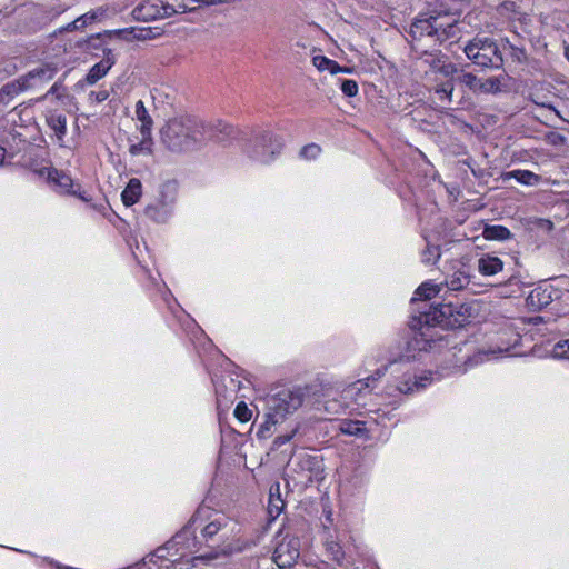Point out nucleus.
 I'll list each match as a JSON object with an SVG mask.
<instances>
[{
    "instance_id": "1",
    "label": "nucleus",
    "mask_w": 569,
    "mask_h": 569,
    "mask_svg": "<svg viewBox=\"0 0 569 569\" xmlns=\"http://www.w3.org/2000/svg\"><path fill=\"white\" fill-rule=\"evenodd\" d=\"M232 133V128L219 122L207 124L192 116L176 117L161 129V140L172 151H186L198 147L207 140L222 141Z\"/></svg>"
},
{
    "instance_id": "2",
    "label": "nucleus",
    "mask_w": 569,
    "mask_h": 569,
    "mask_svg": "<svg viewBox=\"0 0 569 569\" xmlns=\"http://www.w3.org/2000/svg\"><path fill=\"white\" fill-rule=\"evenodd\" d=\"M192 528L200 529L202 537L207 540L217 537V540L226 546L224 552L231 549V541L236 540L240 533V527L234 520L209 507L197 509L184 527L183 533H188Z\"/></svg>"
},
{
    "instance_id": "3",
    "label": "nucleus",
    "mask_w": 569,
    "mask_h": 569,
    "mask_svg": "<svg viewBox=\"0 0 569 569\" xmlns=\"http://www.w3.org/2000/svg\"><path fill=\"white\" fill-rule=\"evenodd\" d=\"M306 395L305 389L300 387L281 388L270 393L266 402L264 421L260 425L257 436L268 437L273 426L283 421L287 416L292 415L302 406Z\"/></svg>"
},
{
    "instance_id": "4",
    "label": "nucleus",
    "mask_w": 569,
    "mask_h": 569,
    "mask_svg": "<svg viewBox=\"0 0 569 569\" xmlns=\"http://www.w3.org/2000/svg\"><path fill=\"white\" fill-rule=\"evenodd\" d=\"M470 317V306L458 305L452 301L430 307L429 310L420 312V321L428 327L459 328L463 327Z\"/></svg>"
},
{
    "instance_id": "5",
    "label": "nucleus",
    "mask_w": 569,
    "mask_h": 569,
    "mask_svg": "<svg viewBox=\"0 0 569 569\" xmlns=\"http://www.w3.org/2000/svg\"><path fill=\"white\" fill-rule=\"evenodd\" d=\"M446 17L440 16H420L410 26L409 34L413 41L422 38H431L436 42L442 43L457 36L458 28L455 21L445 22Z\"/></svg>"
},
{
    "instance_id": "6",
    "label": "nucleus",
    "mask_w": 569,
    "mask_h": 569,
    "mask_svg": "<svg viewBox=\"0 0 569 569\" xmlns=\"http://www.w3.org/2000/svg\"><path fill=\"white\" fill-rule=\"evenodd\" d=\"M465 53L475 64L482 68L499 69L503 64L498 46L488 38L471 40L465 47Z\"/></svg>"
},
{
    "instance_id": "7",
    "label": "nucleus",
    "mask_w": 569,
    "mask_h": 569,
    "mask_svg": "<svg viewBox=\"0 0 569 569\" xmlns=\"http://www.w3.org/2000/svg\"><path fill=\"white\" fill-rule=\"evenodd\" d=\"M282 146L280 137L270 131H263L254 138L248 152L254 160L261 163H269L274 156L280 153Z\"/></svg>"
},
{
    "instance_id": "8",
    "label": "nucleus",
    "mask_w": 569,
    "mask_h": 569,
    "mask_svg": "<svg viewBox=\"0 0 569 569\" xmlns=\"http://www.w3.org/2000/svg\"><path fill=\"white\" fill-rule=\"evenodd\" d=\"M387 371V367L379 368L375 371V373L366 379H360L356 382L350 383L342 390V398L346 401H351L357 405H365V398L370 395L373 389V385L381 377L385 376Z\"/></svg>"
},
{
    "instance_id": "9",
    "label": "nucleus",
    "mask_w": 569,
    "mask_h": 569,
    "mask_svg": "<svg viewBox=\"0 0 569 569\" xmlns=\"http://www.w3.org/2000/svg\"><path fill=\"white\" fill-rule=\"evenodd\" d=\"M59 68L56 63H43L38 68L18 78L23 91L40 89L57 74Z\"/></svg>"
},
{
    "instance_id": "10",
    "label": "nucleus",
    "mask_w": 569,
    "mask_h": 569,
    "mask_svg": "<svg viewBox=\"0 0 569 569\" xmlns=\"http://www.w3.org/2000/svg\"><path fill=\"white\" fill-rule=\"evenodd\" d=\"M412 49L418 54L417 59L420 63L429 67L433 72H439L445 77H451L457 72V67L449 61L447 54L439 50L418 52L413 46Z\"/></svg>"
},
{
    "instance_id": "11",
    "label": "nucleus",
    "mask_w": 569,
    "mask_h": 569,
    "mask_svg": "<svg viewBox=\"0 0 569 569\" xmlns=\"http://www.w3.org/2000/svg\"><path fill=\"white\" fill-rule=\"evenodd\" d=\"M300 542L295 537H284L274 548L272 559L279 568H290L300 555Z\"/></svg>"
},
{
    "instance_id": "12",
    "label": "nucleus",
    "mask_w": 569,
    "mask_h": 569,
    "mask_svg": "<svg viewBox=\"0 0 569 569\" xmlns=\"http://www.w3.org/2000/svg\"><path fill=\"white\" fill-rule=\"evenodd\" d=\"M418 322L420 323V329L418 332H415L413 337L407 342V351L408 355L403 356L407 360L415 359L416 355H411L412 351H427L432 348V343L436 342V338L433 335L429 333L431 327H428L423 322L420 321V316L418 317Z\"/></svg>"
},
{
    "instance_id": "13",
    "label": "nucleus",
    "mask_w": 569,
    "mask_h": 569,
    "mask_svg": "<svg viewBox=\"0 0 569 569\" xmlns=\"http://www.w3.org/2000/svg\"><path fill=\"white\" fill-rule=\"evenodd\" d=\"M433 381L431 372H422L421 375H407L398 383L397 389L405 395L419 392L427 388Z\"/></svg>"
},
{
    "instance_id": "14",
    "label": "nucleus",
    "mask_w": 569,
    "mask_h": 569,
    "mask_svg": "<svg viewBox=\"0 0 569 569\" xmlns=\"http://www.w3.org/2000/svg\"><path fill=\"white\" fill-rule=\"evenodd\" d=\"M48 178L50 181L54 182L61 190V192L70 193L73 196H78L83 201H89V198L86 196V192H80L79 190L73 189L72 179L60 172L58 170H51L48 173Z\"/></svg>"
},
{
    "instance_id": "15",
    "label": "nucleus",
    "mask_w": 569,
    "mask_h": 569,
    "mask_svg": "<svg viewBox=\"0 0 569 569\" xmlns=\"http://www.w3.org/2000/svg\"><path fill=\"white\" fill-rule=\"evenodd\" d=\"M46 122L54 132L60 147L64 146V137L67 134V118L57 111H48Z\"/></svg>"
},
{
    "instance_id": "16",
    "label": "nucleus",
    "mask_w": 569,
    "mask_h": 569,
    "mask_svg": "<svg viewBox=\"0 0 569 569\" xmlns=\"http://www.w3.org/2000/svg\"><path fill=\"white\" fill-rule=\"evenodd\" d=\"M159 12L160 10L158 1H147L132 10V17L134 20L150 21L154 19H160Z\"/></svg>"
},
{
    "instance_id": "17",
    "label": "nucleus",
    "mask_w": 569,
    "mask_h": 569,
    "mask_svg": "<svg viewBox=\"0 0 569 569\" xmlns=\"http://www.w3.org/2000/svg\"><path fill=\"white\" fill-rule=\"evenodd\" d=\"M503 269V262L495 256L485 254L478 260V271L482 276H495Z\"/></svg>"
},
{
    "instance_id": "18",
    "label": "nucleus",
    "mask_w": 569,
    "mask_h": 569,
    "mask_svg": "<svg viewBox=\"0 0 569 569\" xmlns=\"http://www.w3.org/2000/svg\"><path fill=\"white\" fill-rule=\"evenodd\" d=\"M142 193V184L141 181L137 178H132L129 180L127 187L121 193V199L124 206L130 207L137 203Z\"/></svg>"
},
{
    "instance_id": "19",
    "label": "nucleus",
    "mask_w": 569,
    "mask_h": 569,
    "mask_svg": "<svg viewBox=\"0 0 569 569\" xmlns=\"http://www.w3.org/2000/svg\"><path fill=\"white\" fill-rule=\"evenodd\" d=\"M114 61L112 58L107 57L102 59L100 62L96 63L88 72L86 80L89 84H94L100 79H102L110 68L113 66Z\"/></svg>"
},
{
    "instance_id": "20",
    "label": "nucleus",
    "mask_w": 569,
    "mask_h": 569,
    "mask_svg": "<svg viewBox=\"0 0 569 569\" xmlns=\"http://www.w3.org/2000/svg\"><path fill=\"white\" fill-rule=\"evenodd\" d=\"M527 301L535 308H545L552 302L551 291L548 288H536L529 293Z\"/></svg>"
},
{
    "instance_id": "21",
    "label": "nucleus",
    "mask_w": 569,
    "mask_h": 569,
    "mask_svg": "<svg viewBox=\"0 0 569 569\" xmlns=\"http://www.w3.org/2000/svg\"><path fill=\"white\" fill-rule=\"evenodd\" d=\"M338 429L341 433L356 437H368L365 422L360 420L343 419L339 422Z\"/></svg>"
},
{
    "instance_id": "22",
    "label": "nucleus",
    "mask_w": 569,
    "mask_h": 569,
    "mask_svg": "<svg viewBox=\"0 0 569 569\" xmlns=\"http://www.w3.org/2000/svg\"><path fill=\"white\" fill-rule=\"evenodd\" d=\"M470 283V274L463 269L456 270L446 279V286L451 291L465 289Z\"/></svg>"
},
{
    "instance_id": "23",
    "label": "nucleus",
    "mask_w": 569,
    "mask_h": 569,
    "mask_svg": "<svg viewBox=\"0 0 569 569\" xmlns=\"http://www.w3.org/2000/svg\"><path fill=\"white\" fill-rule=\"evenodd\" d=\"M136 119L141 123L139 127L140 133H151L153 121L150 117L143 101L139 100L136 103Z\"/></svg>"
},
{
    "instance_id": "24",
    "label": "nucleus",
    "mask_w": 569,
    "mask_h": 569,
    "mask_svg": "<svg viewBox=\"0 0 569 569\" xmlns=\"http://www.w3.org/2000/svg\"><path fill=\"white\" fill-rule=\"evenodd\" d=\"M21 92L24 91L18 79L6 83L0 88V103L3 106L9 104Z\"/></svg>"
},
{
    "instance_id": "25",
    "label": "nucleus",
    "mask_w": 569,
    "mask_h": 569,
    "mask_svg": "<svg viewBox=\"0 0 569 569\" xmlns=\"http://www.w3.org/2000/svg\"><path fill=\"white\" fill-rule=\"evenodd\" d=\"M141 138L138 142L131 143L129 152L131 156L151 154L152 152V136L151 133H140Z\"/></svg>"
},
{
    "instance_id": "26",
    "label": "nucleus",
    "mask_w": 569,
    "mask_h": 569,
    "mask_svg": "<svg viewBox=\"0 0 569 569\" xmlns=\"http://www.w3.org/2000/svg\"><path fill=\"white\" fill-rule=\"evenodd\" d=\"M279 483L270 488L269 513L272 517H278L284 506L283 500L279 496Z\"/></svg>"
},
{
    "instance_id": "27",
    "label": "nucleus",
    "mask_w": 569,
    "mask_h": 569,
    "mask_svg": "<svg viewBox=\"0 0 569 569\" xmlns=\"http://www.w3.org/2000/svg\"><path fill=\"white\" fill-rule=\"evenodd\" d=\"M483 236L488 240H507L511 237V232L503 226H486Z\"/></svg>"
},
{
    "instance_id": "28",
    "label": "nucleus",
    "mask_w": 569,
    "mask_h": 569,
    "mask_svg": "<svg viewBox=\"0 0 569 569\" xmlns=\"http://www.w3.org/2000/svg\"><path fill=\"white\" fill-rule=\"evenodd\" d=\"M439 286L433 284L431 282H423L418 287V289L415 292V298H412V302L416 300H429L432 297H435L439 292Z\"/></svg>"
},
{
    "instance_id": "29",
    "label": "nucleus",
    "mask_w": 569,
    "mask_h": 569,
    "mask_svg": "<svg viewBox=\"0 0 569 569\" xmlns=\"http://www.w3.org/2000/svg\"><path fill=\"white\" fill-rule=\"evenodd\" d=\"M509 176L525 186H535L539 182L540 177L529 170H513Z\"/></svg>"
},
{
    "instance_id": "30",
    "label": "nucleus",
    "mask_w": 569,
    "mask_h": 569,
    "mask_svg": "<svg viewBox=\"0 0 569 569\" xmlns=\"http://www.w3.org/2000/svg\"><path fill=\"white\" fill-rule=\"evenodd\" d=\"M481 80L482 79H479L478 77H476L475 74H472L470 72H461L457 77V81L459 83L466 86L473 93H480Z\"/></svg>"
},
{
    "instance_id": "31",
    "label": "nucleus",
    "mask_w": 569,
    "mask_h": 569,
    "mask_svg": "<svg viewBox=\"0 0 569 569\" xmlns=\"http://www.w3.org/2000/svg\"><path fill=\"white\" fill-rule=\"evenodd\" d=\"M108 9L104 7H99L94 10H91L80 17L77 18V22H80L82 28L87 27L88 24H91L96 20L101 19L106 16Z\"/></svg>"
},
{
    "instance_id": "32",
    "label": "nucleus",
    "mask_w": 569,
    "mask_h": 569,
    "mask_svg": "<svg viewBox=\"0 0 569 569\" xmlns=\"http://www.w3.org/2000/svg\"><path fill=\"white\" fill-rule=\"evenodd\" d=\"M144 213L148 218L157 221L164 222L168 217V212L163 206L149 204L144 209Z\"/></svg>"
},
{
    "instance_id": "33",
    "label": "nucleus",
    "mask_w": 569,
    "mask_h": 569,
    "mask_svg": "<svg viewBox=\"0 0 569 569\" xmlns=\"http://www.w3.org/2000/svg\"><path fill=\"white\" fill-rule=\"evenodd\" d=\"M136 36H133V38H136V40L138 41H146V40H151V39H156L157 37H159L161 33H162V30L158 27H149V28H137V31H136Z\"/></svg>"
},
{
    "instance_id": "34",
    "label": "nucleus",
    "mask_w": 569,
    "mask_h": 569,
    "mask_svg": "<svg viewBox=\"0 0 569 569\" xmlns=\"http://www.w3.org/2000/svg\"><path fill=\"white\" fill-rule=\"evenodd\" d=\"M48 96H54L58 100H62L64 97H67V89L63 86V80L56 81L51 88L47 91L46 94L38 98V101L44 100Z\"/></svg>"
},
{
    "instance_id": "35",
    "label": "nucleus",
    "mask_w": 569,
    "mask_h": 569,
    "mask_svg": "<svg viewBox=\"0 0 569 569\" xmlns=\"http://www.w3.org/2000/svg\"><path fill=\"white\" fill-rule=\"evenodd\" d=\"M501 90V82L498 78L491 77L486 80H481L480 93H496Z\"/></svg>"
},
{
    "instance_id": "36",
    "label": "nucleus",
    "mask_w": 569,
    "mask_h": 569,
    "mask_svg": "<svg viewBox=\"0 0 569 569\" xmlns=\"http://www.w3.org/2000/svg\"><path fill=\"white\" fill-rule=\"evenodd\" d=\"M436 94H438L439 100L451 102L453 84L451 81H447L442 84H439L435 89Z\"/></svg>"
},
{
    "instance_id": "37",
    "label": "nucleus",
    "mask_w": 569,
    "mask_h": 569,
    "mask_svg": "<svg viewBox=\"0 0 569 569\" xmlns=\"http://www.w3.org/2000/svg\"><path fill=\"white\" fill-rule=\"evenodd\" d=\"M552 357L569 360V338L558 341L552 348Z\"/></svg>"
},
{
    "instance_id": "38",
    "label": "nucleus",
    "mask_w": 569,
    "mask_h": 569,
    "mask_svg": "<svg viewBox=\"0 0 569 569\" xmlns=\"http://www.w3.org/2000/svg\"><path fill=\"white\" fill-rule=\"evenodd\" d=\"M440 258V249L437 246L427 247L422 253V261L426 264H432Z\"/></svg>"
},
{
    "instance_id": "39",
    "label": "nucleus",
    "mask_w": 569,
    "mask_h": 569,
    "mask_svg": "<svg viewBox=\"0 0 569 569\" xmlns=\"http://www.w3.org/2000/svg\"><path fill=\"white\" fill-rule=\"evenodd\" d=\"M136 31H137L136 27H130V28L117 29V30L111 31L110 33H112L113 36H116L117 38H119L121 40L133 41V40H136V38H133V36H136V33H137Z\"/></svg>"
},
{
    "instance_id": "40",
    "label": "nucleus",
    "mask_w": 569,
    "mask_h": 569,
    "mask_svg": "<svg viewBox=\"0 0 569 569\" xmlns=\"http://www.w3.org/2000/svg\"><path fill=\"white\" fill-rule=\"evenodd\" d=\"M234 417L241 422H247L251 418V411L244 402H239L234 409Z\"/></svg>"
},
{
    "instance_id": "41",
    "label": "nucleus",
    "mask_w": 569,
    "mask_h": 569,
    "mask_svg": "<svg viewBox=\"0 0 569 569\" xmlns=\"http://www.w3.org/2000/svg\"><path fill=\"white\" fill-rule=\"evenodd\" d=\"M341 91L347 97H355L358 93V83L355 80H343L341 83Z\"/></svg>"
},
{
    "instance_id": "42",
    "label": "nucleus",
    "mask_w": 569,
    "mask_h": 569,
    "mask_svg": "<svg viewBox=\"0 0 569 569\" xmlns=\"http://www.w3.org/2000/svg\"><path fill=\"white\" fill-rule=\"evenodd\" d=\"M327 550L331 553L332 559L338 563H341L343 559L342 548L335 541L327 542Z\"/></svg>"
},
{
    "instance_id": "43",
    "label": "nucleus",
    "mask_w": 569,
    "mask_h": 569,
    "mask_svg": "<svg viewBox=\"0 0 569 569\" xmlns=\"http://www.w3.org/2000/svg\"><path fill=\"white\" fill-rule=\"evenodd\" d=\"M320 147L318 144L311 143L303 147L300 151V156L306 159H316L320 154Z\"/></svg>"
},
{
    "instance_id": "44",
    "label": "nucleus",
    "mask_w": 569,
    "mask_h": 569,
    "mask_svg": "<svg viewBox=\"0 0 569 569\" xmlns=\"http://www.w3.org/2000/svg\"><path fill=\"white\" fill-rule=\"evenodd\" d=\"M312 63L313 66L319 70V71H325V70H328L330 69V63H331V59L325 57V56H315L312 58Z\"/></svg>"
},
{
    "instance_id": "45",
    "label": "nucleus",
    "mask_w": 569,
    "mask_h": 569,
    "mask_svg": "<svg viewBox=\"0 0 569 569\" xmlns=\"http://www.w3.org/2000/svg\"><path fill=\"white\" fill-rule=\"evenodd\" d=\"M499 11L503 13H518L519 12V6L511 0L503 1L500 7Z\"/></svg>"
},
{
    "instance_id": "46",
    "label": "nucleus",
    "mask_w": 569,
    "mask_h": 569,
    "mask_svg": "<svg viewBox=\"0 0 569 569\" xmlns=\"http://www.w3.org/2000/svg\"><path fill=\"white\" fill-rule=\"evenodd\" d=\"M297 430H298V428H295L289 433L278 436L273 441L274 447L279 448L282 445L289 442L293 438V436L297 433Z\"/></svg>"
},
{
    "instance_id": "47",
    "label": "nucleus",
    "mask_w": 569,
    "mask_h": 569,
    "mask_svg": "<svg viewBox=\"0 0 569 569\" xmlns=\"http://www.w3.org/2000/svg\"><path fill=\"white\" fill-rule=\"evenodd\" d=\"M89 98L96 102H103L109 98V92L107 90L91 91Z\"/></svg>"
},
{
    "instance_id": "48",
    "label": "nucleus",
    "mask_w": 569,
    "mask_h": 569,
    "mask_svg": "<svg viewBox=\"0 0 569 569\" xmlns=\"http://www.w3.org/2000/svg\"><path fill=\"white\" fill-rule=\"evenodd\" d=\"M159 10H160V19L161 18H168L172 16L173 13L178 12L170 4H162L159 3Z\"/></svg>"
},
{
    "instance_id": "49",
    "label": "nucleus",
    "mask_w": 569,
    "mask_h": 569,
    "mask_svg": "<svg viewBox=\"0 0 569 569\" xmlns=\"http://www.w3.org/2000/svg\"><path fill=\"white\" fill-rule=\"evenodd\" d=\"M329 72L331 74H337L340 72L347 73L349 72V69L346 67H340L336 61L331 60Z\"/></svg>"
},
{
    "instance_id": "50",
    "label": "nucleus",
    "mask_w": 569,
    "mask_h": 569,
    "mask_svg": "<svg viewBox=\"0 0 569 569\" xmlns=\"http://www.w3.org/2000/svg\"><path fill=\"white\" fill-rule=\"evenodd\" d=\"M80 29H83V28L80 22H77V19L62 28V30H64V31H72V30H80Z\"/></svg>"
},
{
    "instance_id": "51",
    "label": "nucleus",
    "mask_w": 569,
    "mask_h": 569,
    "mask_svg": "<svg viewBox=\"0 0 569 569\" xmlns=\"http://www.w3.org/2000/svg\"><path fill=\"white\" fill-rule=\"evenodd\" d=\"M6 157V149L0 147V164H2Z\"/></svg>"
},
{
    "instance_id": "52",
    "label": "nucleus",
    "mask_w": 569,
    "mask_h": 569,
    "mask_svg": "<svg viewBox=\"0 0 569 569\" xmlns=\"http://www.w3.org/2000/svg\"><path fill=\"white\" fill-rule=\"evenodd\" d=\"M565 57L569 61V44L565 47Z\"/></svg>"
}]
</instances>
